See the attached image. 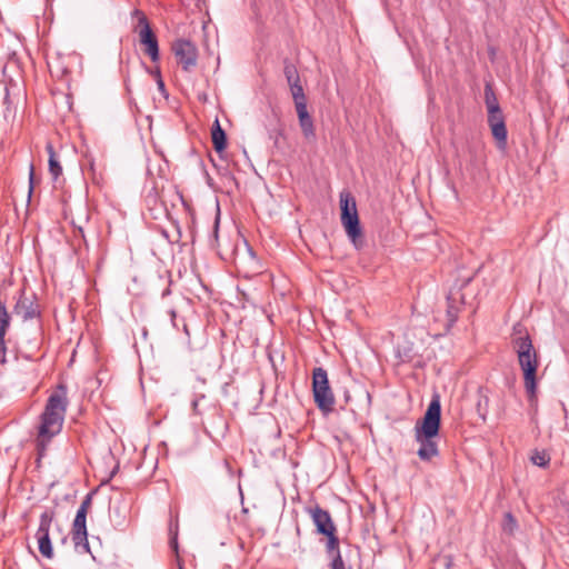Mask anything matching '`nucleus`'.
I'll return each instance as SVG.
<instances>
[{
  "label": "nucleus",
  "mask_w": 569,
  "mask_h": 569,
  "mask_svg": "<svg viewBox=\"0 0 569 569\" xmlns=\"http://www.w3.org/2000/svg\"><path fill=\"white\" fill-rule=\"evenodd\" d=\"M62 543H66L67 542V537H63L62 540H61Z\"/></svg>",
  "instance_id": "35"
},
{
  "label": "nucleus",
  "mask_w": 569,
  "mask_h": 569,
  "mask_svg": "<svg viewBox=\"0 0 569 569\" xmlns=\"http://www.w3.org/2000/svg\"><path fill=\"white\" fill-rule=\"evenodd\" d=\"M10 325V317L7 311L6 305L0 301V340L4 338L7 329Z\"/></svg>",
  "instance_id": "20"
},
{
  "label": "nucleus",
  "mask_w": 569,
  "mask_h": 569,
  "mask_svg": "<svg viewBox=\"0 0 569 569\" xmlns=\"http://www.w3.org/2000/svg\"><path fill=\"white\" fill-rule=\"evenodd\" d=\"M325 536L327 537V545H326L327 555L340 552L339 538L337 537L336 532H331V533H328Z\"/></svg>",
  "instance_id": "22"
},
{
  "label": "nucleus",
  "mask_w": 569,
  "mask_h": 569,
  "mask_svg": "<svg viewBox=\"0 0 569 569\" xmlns=\"http://www.w3.org/2000/svg\"><path fill=\"white\" fill-rule=\"evenodd\" d=\"M488 123L499 147L503 148L507 143V128L501 109L495 112H488Z\"/></svg>",
  "instance_id": "11"
},
{
  "label": "nucleus",
  "mask_w": 569,
  "mask_h": 569,
  "mask_svg": "<svg viewBox=\"0 0 569 569\" xmlns=\"http://www.w3.org/2000/svg\"><path fill=\"white\" fill-rule=\"evenodd\" d=\"M447 317L449 321L448 325L451 327L457 321L458 315L460 312V306L463 303V296L460 290L450 291L447 297Z\"/></svg>",
  "instance_id": "12"
},
{
  "label": "nucleus",
  "mask_w": 569,
  "mask_h": 569,
  "mask_svg": "<svg viewBox=\"0 0 569 569\" xmlns=\"http://www.w3.org/2000/svg\"><path fill=\"white\" fill-rule=\"evenodd\" d=\"M307 512L311 517L318 535L325 536L331 532H337L336 525L329 511L322 509L320 506L317 505L315 507L308 508Z\"/></svg>",
  "instance_id": "10"
},
{
  "label": "nucleus",
  "mask_w": 569,
  "mask_h": 569,
  "mask_svg": "<svg viewBox=\"0 0 569 569\" xmlns=\"http://www.w3.org/2000/svg\"><path fill=\"white\" fill-rule=\"evenodd\" d=\"M299 124L301 127V130L306 138L313 137L315 136V127L312 118L310 117L307 106H300L299 108H296Z\"/></svg>",
  "instance_id": "13"
},
{
  "label": "nucleus",
  "mask_w": 569,
  "mask_h": 569,
  "mask_svg": "<svg viewBox=\"0 0 569 569\" xmlns=\"http://www.w3.org/2000/svg\"><path fill=\"white\" fill-rule=\"evenodd\" d=\"M290 91H291L296 108H299L300 106H307L306 96H305L303 88L300 84V82L296 83L293 86H290Z\"/></svg>",
  "instance_id": "19"
},
{
  "label": "nucleus",
  "mask_w": 569,
  "mask_h": 569,
  "mask_svg": "<svg viewBox=\"0 0 569 569\" xmlns=\"http://www.w3.org/2000/svg\"><path fill=\"white\" fill-rule=\"evenodd\" d=\"M328 557L331 558V562H330L331 569H345V562L342 560L340 552L328 555Z\"/></svg>",
  "instance_id": "24"
},
{
  "label": "nucleus",
  "mask_w": 569,
  "mask_h": 569,
  "mask_svg": "<svg viewBox=\"0 0 569 569\" xmlns=\"http://www.w3.org/2000/svg\"><path fill=\"white\" fill-rule=\"evenodd\" d=\"M67 405L66 388L59 386L58 391L49 397L44 411L41 415L37 438V447L40 453L46 450L47 443L61 431Z\"/></svg>",
  "instance_id": "2"
},
{
  "label": "nucleus",
  "mask_w": 569,
  "mask_h": 569,
  "mask_svg": "<svg viewBox=\"0 0 569 569\" xmlns=\"http://www.w3.org/2000/svg\"><path fill=\"white\" fill-rule=\"evenodd\" d=\"M345 400L348 402L350 400V395L348 391H345Z\"/></svg>",
  "instance_id": "33"
},
{
  "label": "nucleus",
  "mask_w": 569,
  "mask_h": 569,
  "mask_svg": "<svg viewBox=\"0 0 569 569\" xmlns=\"http://www.w3.org/2000/svg\"><path fill=\"white\" fill-rule=\"evenodd\" d=\"M4 352H6V341H4V338H2V341L0 340V356H1V360L0 361L2 363L6 362Z\"/></svg>",
  "instance_id": "28"
},
{
  "label": "nucleus",
  "mask_w": 569,
  "mask_h": 569,
  "mask_svg": "<svg viewBox=\"0 0 569 569\" xmlns=\"http://www.w3.org/2000/svg\"><path fill=\"white\" fill-rule=\"evenodd\" d=\"M283 73L289 87L300 82L298 70L291 62H284Z\"/></svg>",
  "instance_id": "18"
},
{
  "label": "nucleus",
  "mask_w": 569,
  "mask_h": 569,
  "mask_svg": "<svg viewBox=\"0 0 569 569\" xmlns=\"http://www.w3.org/2000/svg\"><path fill=\"white\" fill-rule=\"evenodd\" d=\"M16 313L19 315L24 321L31 320L39 316V310L31 301L27 299L19 300L16 305Z\"/></svg>",
  "instance_id": "14"
},
{
  "label": "nucleus",
  "mask_w": 569,
  "mask_h": 569,
  "mask_svg": "<svg viewBox=\"0 0 569 569\" xmlns=\"http://www.w3.org/2000/svg\"><path fill=\"white\" fill-rule=\"evenodd\" d=\"M218 230H219V216L216 217L214 224H213V232H212V236L216 240L218 239Z\"/></svg>",
  "instance_id": "30"
},
{
  "label": "nucleus",
  "mask_w": 569,
  "mask_h": 569,
  "mask_svg": "<svg viewBox=\"0 0 569 569\" xmlns=\"http://www.w3.org/2000/svg\"><path fill=\"white\" fill-rule=\"evenodd\" d=\"M172 51L183 71L194 70L198 62V50L194 43L186 39H178L172 43Z\"/></svg>",
  "instance_id": "7"
},
{
  "label": "nucleus",
  "mask_w": 569,
  "mask_h": 569,
  "mask_svg": "<svg viewBox=\"0 0 569 569\" xmlns=\"http://www.w3.org/2000/svg\"><path fill=\"white\" fill-rule=\"evenodd\" d=\"M341 223L347 236L358 247L357 239L361 236V228L355 197L349 191H342L339 197Z\"/></svg>",
  "instance_id": "4"
},
{
  "label": "nucleus",
  "mask_w": 569,
  "mask_h": 569,
  "mask_svg": "<svg viewBox=\"0 0 569 569\" xmlns=\"http://www.w3.org/2000/svg\"><path fill=\"white\" fill-rule=\"evenodd\" d=\"M211 139L217 152H221L224 150L227 143L226 132L220 127L218 120H216L213 123Z\"/></svg>",
  "instance_id": "15"
},
{
  "label": "nucleus",
  "mask_w": 569,
  "mask_h": 569,
  "mask_svg": "<svg viewBox=\"0 0 569 569\" xmlns=\"http://www.w3.org/2000/svg\"><path fill=\"white\" fill-rule=\"evenodd\" d=\"M82 220H83V222H88L89 217H88V214H87V213L83 216V219H82Z\"/></svg>",
  "instance_id": "34"
},
{
  "label": "nucleus",
  "mask_w": 569,
  "mask_h": 569,
  "mask_svg": "<svg viewBox=\"0 0 569 569\" xmlns=\"http://www.w3.org/2000/svg\"><path fill=\"white\" fill-rule=\"evenodd\" d=\"M33 178H34V168L33 164H30L29 168V191H28V198H31L32 191H33Z\"/></svg>",
  "instance_id": "26"
},
{
  "label": "nucleus",
  "mask_w": 569,
  "mask_h": 569,
  "mask_svg": "<svg viewBox=\"0 0 569 569\" xmlns=\"http://www.w3.org/2000/svg\"><path fill=\"white\" fill-rule=\"evenodd\" d=\"M74 228L78 230L79 234L81 236V238L84 239V232H83V224H82V221H80L79 223H76V221H72Z\"/></svg>",
  "instance_id": "29"
},
{
  "label": "nucleus",
  "mask_w": 569,
  "mask_h": 569,
  "mask_svg": "<svg viewBox=\"0 0 569 569\" xmlns=\"http://www.w3.org/2000/svg\"><path fill=\"white\" fill-rule=\"evenodd\" d=\"M485 101L488 112H495L500 109L497 97L489 83L485 87Z\"/></svg>",
  "instance_id": "17"
},
{
  "label": "nucleus",
  "mask_w": 569,
  "mask_h": 569,
  "mask_svg": "<svg viewBox=\"0 0 569 569\" xmlns=\"http://www.w3.org/2000/svg\"><path fill=\"white\" fill-rule=\"evenodd\" d=\"M440 419L441 403L439 396H435L425 412L421 426H416L415 438L420 445L417 453L423 461H429L439 455L438 443L435 438L439 433Z\"/></svg>",
  "instance_id": "3"
},
{
  "label": "nucleus",
  "mask_w": 569,
  "mask_h": 569,
  "mask_svg": "<svg viewBox=\"0 0 569 569\" xmlns=\"http://www.w3.org/2000/svg\"><path fill=\"white\" fill-rule=\"evenodd\" d=\"M198 403H199V400H198V399H194V400L192 401V408H193V410H194V411H196V410H197V408H198Z\"/></svg>",
  "instance_id": "32"
},
{
  "label": "nucleus",
  "mask_w": 569,
  "mask_h": 569,
  "mask_svg": "<svg viewBox=\"0 0 569 569\" xmlns=\"http://www.w3.org/2000/svg\"><path fill=\"white\" fill-rule=\"evenodd\" d=\"M54 513L53 511L46 510L40 515L39 527L36 533V538L38 540V547L40 553L51 559L53 557V549L50 540V528L53 520Z\"/></svg>",
  "instance_id": "8"
},
{
  "label": "nucleus",
  "mask_w": 569,
  "mask_h": 569,
  "mask_svg": "<svg viewBox=\"0 0 569 569\" xmlns=\"http://www.w3.org/2000/svg\"><path fill=\"white\" fill-rule=\"evenodd\" d=\"M312 392L315 402L322 412L329 413L333 410L335 396L329 386L328 373L321 367L313 369Z\"/></svg>",
  "instance_id": "6"
},
{
  "label": "nucleus",
  "mask_w": 569,
  "mask_h": 569,
  "mask_svg": "<svg viewBox=\"0 0 569 569\" xmlns=\"http://www.w3.org/2000/svg\"><path fill=\"white\" fill-rule=\"evenodd\" d=\"M157 78H158L157 79V86H158L159 91L162 94L167 96L166 86H164V82H163V80H162V78L160 76V71L159 70L157 71Z\"/></svg>",
  "instance_id": "27"
},
{
  "label": "nucleus",
  "mask_w": 569,
  "mask_h": 569,
  "mask_svg": "<svg viewBox=\"0 0 569 569\" xmlns=\"http://www.w3.org/2000/svg\"><path fill=\"white\" fill-rule=\"evenodd\" d=\"M517 529H518V522H517L516 518L510 512L505 513L503 521H502L503 532L513 535Z\"/></svg>",
  "instance_id": "21"
},
{
  "label": "nucleus",
  "mask_w": 569,
  "mask_h": 569,
  "mask_svg": "<svg viewBox=\"0 0 569 569\" xmlns=\"http://www.w3.org/2000/svg\"><path fill=\"white\" fill-rule=\"evenodd\" d=\"M512 347L517 353L519 366L523 372L525 388L529 401H536V372L539 366L537 352L533 348L530 336L525 331L521 325L513 326L511 338Z\"/></svg>",
  "instance_id": "1"
},
{
  "label": "nucleus",
  "mask_w": 569,
  "mask_h": 569,
  "mask_svg": "<svg viewBox=\"0 0 569 569\" xmlns=\"http://www.w3.org/2000/svg\"><path fill=\"white\" fill-rule=\"evenodd\" d=\"M90 505L91 497L87 496L77 510L71 529V540L74 545V550L78 553H90L92 559L96 560V557L91 553L90 550L87 531V513Z\"/></svg>",
  "instance_id": "5"
},
{
  "label": "nucleus",
  "mask_w": 569,
  "mask_h": 569,
  "mask_svg": "<svg viewBox=\"0 0 569 569\" xmlns=\"http://www.w3.org/2000/svg\"><path fill=\"white\" fill-rule=\"evenodd\" d=\"M172 545H173L174 548H177V541L176 540L172 541Z\"/></svg>",
  "instance_id": "36"
},
{
  "label": "nucleus",
  "mask_w": 569,
  "mask_h": 569,
  "mask_svg": "<svg viewBox=\"0 0 569 569\" xmlns=\"http://www.w3.org/2000/svg\"><path fill=\"white\" fill-rule=\"evenodd\" d=\"M47 151L49 154V172L52 176L53 180H57L59 176L62 173V167L60 166L54 149L51 143L47 144Z\"/></svg>",
  "instance_id": "16"
},
{
  "label": "nucleus",
  "mask_w": 569,
  "mask_h": 569,
  "mask_svg": "<svg viewBox=\"0 0 569 569\" xmlns=\"http://www.w3.org/2000/svg\"><path fill=\"white\" fill-rule=\"evenodd\" d=\"M531 461L538 467H546L549 463V457L545 452L536 451L531 456Z\"/></svg>",
  "instance_id": "23"
},
{
  "label": "nucleus",
  "mask_w": 569,
  "mask_h": 569,
  "mask_svg": "<svg viewBox=\"0 0 569 569\" xmlns=\"http://www.w3.org/2000/svg\"><path fill=\"white\" fill-rule=\"evenodd\" d=\"M168 313H169V316H170V318H171V322H172L173 327H176V323H174V319H176V316H177L176 310H174V309H170V310L168 311Z\"/></svg>",
  "instance_id": "31"
},
{
  "label": "nucleus",
  "mask_w": 569,
  "mask_h": 569,
  "mask_svg": "<svg viewBox=\"0 0 569 569\" xmlns=\"http://www.w3.org/2000/svg\"><path fill=\"white\" fill-rule=\"evenodd\" d=\"M487 407H488V398L487 397H482L479 401H478V405H477V410H478V413L479 416L485 420L486 419V416H487Z\"/></svg>",
  "instance_id": "25"
},
{
  "label": "nucleus",
  "mask_w": 569,
  "mask_h": 569,
  "mask_svg": "<svg viewBox=\"0 0 569 569\" xmlns=\"http://www.w3.org/2000/svg\"><path fill=\"white\" fill-rule=\"evenodd\" d=\"M139 40L144 46V53L148 54L152 62H157L160 58L158 40L152 32L150 24L144 16L139 18Z\"/></svg>",
  "instance_id": "9"
}]
</instances>
